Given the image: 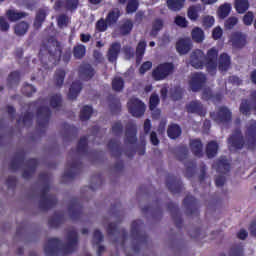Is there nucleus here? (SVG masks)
<instances>
[{"instance_id": "680f3d73", "label": "nucleus", "mask_w": 256, "mask_h": 256, "mask_svg": "<svg viewBox=\"0 0 256 256\" xmlns=\"http://www.w3.org/2000/svg\"><path fill=\"white\" fill-rule=\"evenodd\" d=\"M217 1L219 0H201V3H203V5H214Z\"/></svg>"}, {"instance_id": "79ce46f5", "label": "nucleus", "mask_w": 256, "mask_h": 256, "mask_svg": "<svg viewBox=\"0 0 256 256\" xmlns=\"http://www.w3.org/2000/svg\"><path fill=\"white\" fill-rule=\"evenodd\" d=\"M79 4V0H66L64 7L73 11V9H77V5Z\"/></svg>"}, {"instance_id": "6ab92c4d", "label": "nucleus", "mask_w": 256, "mask_h": 256, "mask_svg": "<svg viewBox=\"0 0 256 256\" xmlns=\"http://www.w3.org/2000/svg\"><path fill=\"white\" fill-rule=\"evenodd\" d=\"M218 119L222 123L231 121V111H229V109H227L225 107L220 108V110L218 112Z\"/></svg>"}, {"instance_id": "9b49d317", "label": "nucleus", "mask_w": 256, "mask_h": 256, "mask_svg": "<svg viewBox=\"0 0 256 256\" xmlns=\"http://www.w3.org/2000/svg\"><path fill=\"white\" fill-rule=\"evenodd\" d=\"M191 37L195 43H203L205 41V32L199 27H194L191 31Z\"/></svg>"}, {"instance_id": "338daca9", "label": "nucleus", "mask_w": 256, "mask_h": 256, "mask_svg": "<svg viewBox=\"0 0 256 256\" xmlns=\"http://www.w3.org/2000/svg\"><path fill=\"white\" fill-rule=\"evenodd\" d=\"M161 96L163 97V99H165V97H167V88L163 87L161 89Z\"/></svg>"}, {"instance_id": "4be33fe9", "label": "nucleus", "mask_w": 256, "mask_h": 256, "mask_svg": "<svg viewBox=\"0 0 256 256\" xmlns=\"http://www.w3.org/2000/svg\"><path fill=\"white\" fill-rule=\"evenodd\" d=\"M81 93V83L74 82L70 88L68 97L69 99H77V95Z\"/></svg>"}, {"instance_id": "5701e85b", "label": "nucleus", "mask_w": 256, "mask_h": 256, "mask_svg": "<svg viewBox=\"0 0 256 256\" xmlns=\"http://www.w3.org/2000/svg\"><path fill=\"white\" fill-rule=\"evenodd\" d=\"M119 9H113L111 12H109L107 18H106V22L108 25H115V23H117L118 19H119Z\"/></svg>"}, {"instance_id": "ea45409f", "label": "nucleus", "mask_w": 256, "mask_h": 256, "mask_svg": "<svg viewBox=\"0 0 256 256\" xmlns=\"http://www.w3.org/2000/svg\"><path fill=\"white\" fill-rule=\"evenodd\" d=\"M65 79V71L58 70L55 74V81L58 86L63 85V81Z\"/></svg>"}, {"instance_id": "0eeeda50", "label": "nucleus", "mask_w": 256, "mask_h": 256, "mask_svg": "<svg viewBox=\"0 0 256 256\" xmlns=\"http://www.w3.org/2000/svg\"><path fill=\"white\" fill-rule=\"evenodd\" d=\"M176 49L180 55H187L190 49H193L191 38H182L176 44Z\"/></svg>"}, {"instance_id": "aec40b11", "label": "nucleus", "mask_w": 256, "mask_h": 256, "mask_svg": "<svg viewBox=\"0 0 256 256\" xmlns=\"http://www.w3.org/2000/svg\"><path fill=\"white\" fill-rule=\"evenodd\" d=\"M133 30V21L131 20H124L120 25V33L122 35H129Z\"/></svg>"}, {"instance_id": "c9c22d12", "label": "nucleus", "mask_w": 256, "mask_h": 256, "mask_svg": "<svg viewBox=\"0 0 256 256\" xmlns=\"http://www.w3.org/2000/svg\"><path fill=\"white\" fill-rule=\"evenodd\" d=\"M174 23L178 26V27H182L183 29L187 28L189 25V21H187L186 17L183 16H176Z\"/></svg>"}, {"instance_id": "7ed1b4c3", "label": "nucleus", "mask_w": 256, "mask_h": 256, "mask_svg": "<svg viewBox=\"0 0 256 256\" xmlns=\"http://www.w3.org/2000/svg\"><path fill=\"white\" fill-rule=\"evenodd\" d=\"M175 71V66L173 63H163L158 65L152 72V77L154 81H163L167 79Z\"/></svg>"}, {"instance_id": "c756f323", "label": "nucleus", "mask_w": 256, "mask_h": 256, "mask_svg": "<svg viewBox=\"0 0 256 256\" xmlns=\"http://www.w3.org/2000/svg\"><path fill=\"white\" fill-rule=\"evenodd\" d=\"M91 113H93V108L90 106H84L80 113L81 121H87L91 118Z\"/></svg>"}, {"instance_id": "f03ea898", "label": "nucleus", "mask_w": 256, "mask_h": 256, "mask_svg": "<svg viewBox=\"0 0 256 256\" xmlns=\"http://www.w3.org/2000/svg\"><path fill=\"white\" fill-rule=\"evenodd\" d=\"M228 143L231 151H233V149H243V147H246V149H255L256 122L252 121L251 125L248 126L245 140H243L241 132H236V134L228 139Z\"/></svg>"}, {"instance_id": "f8f14e48", "label": "nucleus", "mask_w": 256, "mask_h": 256, "mask_svg": "<svg viewBox=\"0 0 256 256\" xmlns=\"http://www.w3.org/2000/svg\"><path fill=\"white\" fill-rule=\"evenodd\" d=\"M187 111L189 113H198V115H205V109H203V105L198 101L191 102L187 106Z\"/></svg>"}, {"instance_id": "a18cd8bd", "label": "nucleus", "mask_w": 256, "mask_h": 256, "mask_svg": "<svg viewBox=\"0 0 256 256\" xmlns=\"http://www.w3.org/2000/svg\"><path fill=\"white\" fill-rule=\"evenodd\" d=\"M212 37L215 40L221 39V37H223V29H221L219 26L215 27L212 31Z\"/></svg>"}, {"instance_id": "7c9ffc66", "label": "nucleus", "mask_w": 256, "mask_h": 256, "mask_svg": "<svg viewBox=\"0 0 256 256\" xmlns=\"http://www.w3.org/2000/svg\"><path fill=\"white\" fill-rule=\"evenodd\" d=\"M123 78L116 77L112 80V88L114 91H122L123 90Z\"/></svg>"}, {"instance_id": "37998d69", "label": "nucleus", "mask_w": 256, "mask_h": 256, "mask_svg": "<svg viewBox=\"0 0 256 256\" xmlns=\"http://www.w3.org/2000/svg\"><path fill=\"white\" fill-rule=\"evenodd\" d=\"M159 105V96L157 94H152L150 97V109L153 111L155 107Z\"/></svg>"}, {"instance_id": "6e6552de", "label": "nucleus", "mask_w": 256, "mask_h": 256, "mask_svg": "<svg viewBox=\"0 0 256 256\" xmlns=\"http://www.w3.org/2000/svg\"><path fill=\"white\" fill-rule=\"evenodd\" d=\"M205 81H207V78L202 73L193 74L190 80V89L197 91L200 87H203Z\"/></svg>"}, {"instance_id": "20e7f679", "label": "nucleus", "mask_w": 256, "mask_h": 256, "mask_svg": "<svg viewBox=\"0 0 256 256\" xmlns=\"http://www.w3.org/2000/svg\"><path fill=\"white\" fill-rule=\"evenodd\" d=\"M128 109L133 117H141L145 113V103L137 98H131L128 102Z\"/></svg>"}, {"instance_id": "0e129e2a", "label": "nucleus", "mask_w": 256, "mask_h": 256, "mask_svg": "<svg viewBox=\"0 0 256 256\" xmlns=\"http://www.w3.org/2000/svg\"><path fill=\"white\" fill-rule=\"evenodd\" d=\"M250 233H252V235L256 237V222L252 223V225L250 226Z\"/></svg>"}, {"instance_id": "9d476101", "label": "nucleus", "mask_w": 256, "mask_h": 256, "mask_svg": "<svg viewBox=\"0 0 256 256\" xmlns=\"http://www.w3.org/2000/svg\"><path fill=\"white\" fill-rule=\"evenodd\" d=\"M201 4L193 5L188 8L187 17L190 21H197L199 19V12L202 11Z\"/></svg>"}, {"instance_id": "3c124183", "label": "nucleus", "mask_w": 256, "mask_h": 256, "mask_svg": "<svg viewBox=\"0 0 256 256\" xmlns=\"http://www.w3.org/2000/svg\"><path fill=\"white\" fill-rule=\"evenodd\" d=\"M0 29L1 31H9V23L3 17H0Z\"/></svg>"}, {"instance_id": "ddd939ff", "label": "nucleus", "mask_w": 256, "mask_h": 256, "mask_svg": "<svg viewBox=\"0 0 256 256\" xmlns=\"http://www.w3.org/2000/svg\"><path fill=\"white\" fill-rule=\"evenodd\" d=\"M119 51H121V45L119 43L112 44L109 51H108L109 61H111V62L117 61Z\"/></svg>"}, {"instance_id": "5fc2aeb1", "label": "nucleus", "mask_w": 256, "mask_h": 256, "mask_svg": "<svg viewBox=\"0 0 256 256\" xmlns=\"http://www.w3.org/2000/svg\"><path fill=\"white\" fill-rule=\"evenodd\" d=\"M150 141L153 145H159V139H157V134L155 132L150 134Z\"/></svg>"}, {"instance_id": "f704fd0d", "label": "nucleus", "mask_w": 256, "mask_h": 256, "mask_svg": "<svg viewBox=\"0 0 256 256\" xmlns=\"http://www.w3.org/2000/svg\"><path fill=\"white\" fill-rule=\"evenodd\" d=\"M85 46L84 45H78L74 47V56L76 59H83L85 57Z\"/></svg>"}, {"instance_id": "412c9836", "label": "nucleus", "mask_w": 256, "mask_h": 256, "mask_svg": "<svg viewBox=\"0 0 256 256\" xmlns=\"http://www.w3.org/2000/svg\"><path fill=\"white\" fill-rule=\"evenodd\" d=\"M219 149V146L217 145V142L212 141L208 144L206 153L209 159H213L217 155V151Z\"/></svg>"}, {"instance_id": "49530a36", "label": "nucleus", "mask_w": 256, "mask_h": 256, "mask_svg": "<svg viewBox=\"0 0 256 256\" xmlns=\"http://www.w3.org/2000/svg\"><path fill=\"white\" fill-rule=\"evenodd\" d=\"M50 105L51 107H59V105H61V96L60 95H56V96H52L51 100H50Z\"/></svg>"}, {"instance_id": "dca6fc26", "label": "nucleus", "mask_w": 256, "mask_h": 256, "mask_svg": "<svg viewBox=\"0 0 256 256\" xmlns=\"http://www.w3.org/2000/svg\"><path fill=\"white\" fill-rule=\"evenodd\" d=\"M94 75H95V71L93 70L91 65L85 64L84 66L81 67L80 77L82 79H85V80L91 79V77H93Z\"/></svg>"}, {"instance_id": "a19ab883", "label": "nucleus", "mask_w": 256, "mask_h": 256, "mask_svg": "<svg viewBox=\"0 0 256 256\" xmlns=\"http://www.w3.org/2000/svg\"><path fill=\"white\" fill-rule=\"evenodd\" d=\"M237 23H239V19H237L235 16H232L226 20L225 27L226 29H233Z\"/></svg>"}, {"instance_id": "cd10ccee", "label": "nucleus", "mask_w": 256, "mask_h": 256, "mask_svg": "<svg viewBox=\"0 0 256 256\" xmlns=\"http://www.w3.org/2000/svg\"><path fill=\"white\" fill-rule=\"evenodd\" d=\"M27 14L23 12H16L15 10H8L7 16L10 19V21H19V19H23Z\"/></svg>"}, {"instance_id": "393cba45", "label": "nucleus", "mask_w": 256, "mask_h": 256, "mask_svg": "<svg viewBox=\"0 0 256 256\" xmlns=\"http://www.w3.org/2000/svg\"><path fill=\"white\" fill-rule=\"evenodd\" d=\"M163 20L161 19H156L153 21L152 23V30L150 32V35H152V37L157 36V33H159V31H161V29H163Z\"/></svg>"}, {"instance_id": "58836bf2", "label": "nucleus", "mask_w": 256, "mask_h": 256, "mask_svg": "<svg viewBox=\"0 0 256 256\" xmlns=\"http://www.w3.org/2000/svg\"><path fill=\"white\" fill-rule=\"evenodd\" d=\"M249 111H251V104L247 100L242 101L240 105V113L248 115Z\"/></svg>"}, {"instance_id": "2eb2a0df", "label": "nucleus", "mask_w": 256, "mask_h": 256, "mask_svg": "<svg viewBox=\"0 0 256 256\" xmlns=\"http://www.w3.org/2000/svg\"><path fill=\"white\" fill-rule=\"evenodd\" d=\"M232 6L229 3H224L220 5L217 11V15L219 19H225L226 17H229V13H231Z\"/></svg>"}, {"instance_id": "4c0bfd02", "label": "nucleus", "mask_w": 256, "mask_h": 256, "mask_svg": "<svg viewBox=\"0 0 256 256\" xmlns=\"http://www.w3.org/2000/svg\"><path fill=\"white\" fill-rule=\"evenodd\" d=\"M147 47L146 41H140L138 43V46L136 48V55L137 57H143L145 55V48Z\"/></svg>"}, {"instance_id": "a878e982", "label": "nucleus", "mask_w": 256, "mask_h": 256, "mask_svg": "<svg viewBox=\"0 0 256 256\" xmlns=\"http://www.w3.org/2000/svg\"><path fill=\"white\" fill-rule=\"evenodd\" d=\"M167 133L170 139H177V137L181 135V128L178 125L173 124L169 126Z\"/></svg>"}, {"instance_id": "864d4df0", "label": "nucleus", "mask_w": 256, "mask_h": 256, "mask_svg": "<svg viewBox=\"0 0 256 256\" xmlns=\"http://www.w3.org/2000/svg\"><path fill=\"white\" fill-rule=\"evenodd\" d=\"M101 241H103V234L96 230L94 232V243H101Z\"/></svg>"}, {"instance_id": "774afa93", "label": "nucleus", "mask_w": 256, "mask_h": 256, "mask_svg": "<svg viewBox=\"0 0 256 256\" xmlns=\"http://www.w3.org/2000/svg\"><path fill=\"white\" fill-rule=\"evenodd\" d=\"M251 80H252V82L255 83V85H256V70H255L254 72H252V74H251Z\"/></svg>"}, {"instance_id": "b1692460", "label": "nucleus", "mask_w": 256, "mask_h": 256, "mask_svg": "<svg viewBox=\"0 0 256 256\" xmlns=\"http://www.w3.org/2000/svg\"><path fill=\"white\" fill-rule=\"evenodd\" d=\"M235 9L237 13H245L247 9H249V1L248 0H236L235 1Z\"/></svg>"}, {"instance_id": "1a4fd4ad", "label": "nucleus", "mask_w": 256, "mask_h": 256, "mask_svg": "<svg viewBox=\"0 0 256 256\" xmlns=\"http://www.w3.org/2000/svg\"><path fill=\"white\" fill-rule=\"evenodd\" d=\"M231 43L235 49H241L245 47V36L239 32H236L231 37Z\"/></svg>"}, {"instance_id": "de8ad7c7", "label": "nucleus", "mask_w": 256, "mask_h": 256, "mask_svg": "<svg viewBox=\"0 0 256 256\" xmlns=\"http://www.w3.org/2000/svg\"><path fill=\"white\" fill-rule=\"evenodd\" d=\"M69 23V17L65 15H61L58 17V25L59 27H67V24Z\"/></svg>"}, {"instance_id": "a211bd4d", "label": "nucleus", "mask_w": 256, "mask_h": 256, "mask_svg": "<svg viewBox=\"0 0 256 256\" xmlns=\"http://www.w3.org/2000/svg\"><path fill=\"white\" fill-rule=\"evenodd\" d=\"M231 66V58L227 54H221L219 59V70L220 71H227Z\"/></svg>"}, {"instance_id": "4468645a", "label": "nucleus", "mask_w": 256, "mask_h": 256, "mask_svg": "<svg viewBox=\"0 0 256 256\" xmlns=\"http://www.w3.org/2000/svg\"><path fill=\"white\" fill-rule=\"evenodd\" d=\"M190 148L196 157H201V153H203V144L201 140L195 139L190 141Z\"/></svg>"}, {"instance_id": "c03bdc74", "label": "nucleus", "mask_w": 256, "mask_h": 256, "mask_svg": "<svg viewBox=\"0 0 256 256\" xmlns=\"http://www.w3.org/2000/svg\"><path fill=\"white\" fill-rule=\"evenodd\" d=\"M254 17L253 12H248L245 14L243 17L244 25H252Z\"/></svg>"}, {"instance_id": "e2e57ef3", "label": "nucleus", "mask_w": 256, "mask_h": 256, "mask_svg": "<svg viewBox=\"0 0 256 256\" xmlns=\"http://www.w3.org/2000/svg\"><path fill=\"white\" fill-rule=\"evenodd\" d=\"M28 91H33V93H35V89L31 85L26 86V90H24L25 95H31Z\"/></svg>"}, {"instance_id": "052dcab7", "label": "nucleus", "mask_w": 256, "mask_h": 256, "mask_svg": "<svg viewBox=\"0 0 256 256\" xmlns=\"http://www.w3.org/2000/svg\"><path fill=\"white\" fill-rule=\"evenodd\" d=\"M85 145H87V138L84 137L80 140L78 147H79V149H83V147H85Z\"/></svg>"}, {"instance_id": "8fccbe9b", "label": "nucleus", "mask_w": 256, "mask_h": 256, "mask_svg": "<svg viewBox=\"0 0 256 256\" xmlns=\"http://www.w3.org/2000/svg\"><path fill=\"white\" fill-rule=\"evenodd\" d=\"M107 22L105 20H99L96 24V29L98 31H107Z\"/></svg>"}, {"instance_id": "39448f33", "label": "nucleus", "mask_w": 256, "mask_h": 256, "mask_svg": "<svg viewBox=\"0 0 256 256\" xmlns=\"http://www.w3.org/2000/svg\"><path fill=\"white\" fill-rule=\"evenodd\" d=\"M219 56V51L215 48H211L208 50L205 58V63L207 66V69L209 71H215L217 69V57Z\"/></svg>"}, {"instance_id": "13d9d810", "label": "nucleus", "mask_w": 256, "mask_h": 256, "mask_svg": "<svg viewBox=\"0 0 256 256\" xmlns=\"http://www.w3.org/2000/svg\"><path fill=\"white\" fill-rule=\"evenodd\" d=\"M90 39H91V35H89V34H81V41L83 43H89Z\"/></svg>"}, {"instance_id": "473e14b6", "label": "nucleus", "mask_w": 256, "mask_h": 256, "mask_svg": "<svg viewBox=\"0 0 256 256\" xmlns=\"http://www.w3.org/2000/svg\"><path fill=\"white\" fill-rule=\"evenodd\" d=\"M137 130L135 127H132V129L127 130L126 132V139L128 143H135L137 141Z\"/></svg>"}, {"instance_id": "6e6d98bb", "label": "nucleus", "mask_w": 256, "mask_h": 256, "mask_svg": "<svg viewBox=\"0 0 256 256\" xmlns=\"http://www.w3.org/2000/svg\"><path fill=\"white\" fill-rule=\"evenodd\" d=\"M216 185L217 187H223L225 185V177L220 176L216 179Z\"/></svg>"}, {"instance_id": "69168bd1", "label": "nucleus", "mask_w": 256, "mask_h": 256, "mask_svg": "<svg viewBox=\"0 0 256 256\" xmlns=\"http://www.w3.org/2000/svg\"><path fill=\"white\" fill-rule=\"evenodd\" d=\"M172 97L173 99H181V90L180 89L176 90V95L173 94Z\"/></svg>"}, {"instance_id": "bf43d9fd", "label": "nucleus", "mask_w": 256, "mask_h": 256, "mask_svg": "<svg viewBox=\"0 0 256 256\" xmlns=\"http://www.w3.org/2000/svg\"><path fill=\"white\" fill-rule=\"evenodd\" d=\"M238 238L239 239H247V231L240 230L239 233H238Z\"/></svg>"}, {"instance_id": "4d7b16f0", "label": "nucleus", "mask_w": 256, "mask_h": 256, "mask_svg": "<svg viewBox=\"0 0 256 256\" xmlns=\"http://www.w3.org/2000/svg\"><path fill=\"white\" fill-rule=\"evenodd\" d=\"M144 131H145V133H149V131H151V121L150 120H146L144 122Z\"/></svg>"}, {"instance_id": "423d86ee", "label": "nucleus", "mask_w": 256, "mask_h": 256, "mask_svg": "<svg viewBox=\"0 0 256 256\" xmlns=\"http://www.w3.org/2000/svg\"><path fill=\"white\" fill-rule=\"evenodd\" d=\"M205 63V54L200 49L194 50L190 55V65L194 69H201Z\"/></svg>"}, {"instance_id": "f3484780", "label": "nucleus", "mask_w": 256, "mask_h": 256, "mask_svg": "<svg viewBox=\"0 0 256 256\" xmlns=\"http://www.w3.org/2000/svg\"><path fill=\"white\" fill-rule=\"evenodd\" d=\"M185 5V0H167V7L170 11H181Z\"/></svg>"}, {"instance_id": "c85d7f7f", "label": "nucleus", "mask_w": 256, "mask_h": 256, "mask_svg": "<svg viewBox=\"0 0 256 256\" xmlns=\"http://www.w3.org/2000/svg\"><path fill=\"white\" fill-rule=\"evenodd\" d=\"M29 29V24L27 22H20L19 24L16 25L15 27V33L16 35H25Z\"/></svg>"}, {"instance_id": "bb28decb", "label": "nucleus", "mask_w": 256, "mask_h": 256, "mask_svg": "<svg viewBox=\"0 0 256 256\" xmlns=\"http://www.w3.org/2000/svg\"><path fill=\"white\" fill-rule=\"evenodd\" d=\"M215 25V17L211 15L202 16V26L204 29H211Z\"/></svg>"}, {"instance_id": "09e8293b", "label": "nucleus", "mask_w": 256, "mask_h": 256, "mask_svg": "<svg viewBox=\"0 0 256 256\" xmlns=\"http://www.w3.org/2000/svg\"><path fill=\"white\" fill-rule=\"evenodd\" d=\"M153 67V63L151 61H147L140 67V73L143 75L144 73H147L149 69Z\"/></svg>"}, {"instance_id": "f257e3e1", "label": "nucleus", "mask_w": 256, "mask_h": 256, "mask_svg": "<svg viewBox=\"0 0 256 256\" xmlns=\"http://www.w3.org/2000/svg\"><path fill=\"white\" fill-rule=\"evenodd\" d=\"M75 247H77V233L72 232L68 235V244L66 246H62L61 241L58 239L51 238L45 245L44 251L47 256H56L57 253L69 255V253L75 251Z\"/></svg>"}, {"instance_id": "e433bc0d", "label": "nucleus", "mask_w": 256, "mask_h": 256, "mask_svg": "<svg viewBox=\"0 0 256 256\" xmlns=\"http://www.w3.org/2000/svg\"><path fill=\"white\" fill-rule=\"evenodd\" d=\"M139 7V1L137 0H129L126 11L127 13H135Z\"/></svg>"}, {"instance_id": "72a5a7b5", "label": "nucleus", "mask_w": 256, "mask_h": 256, "mask_svg": "<svg viewBox=\"0 0 256 256\" xmlns=\"http://www.w3.org/2000/svg\"><path fill=\"white\" fill-rule=\"evenodd\" d=\"M46 17H47V14L45 13V11L40 10L36 15V20L34 22L35 27L37 28L41 27V24L43 23V21H45Z\"/></svg>"}, {"instance_id": "2f4dec72", "label": "nucleus", "mask_w": 256, "mask_h": 256, "mask_svg": "<svg viewBox=\"0 0 256 256\" xmlns=\"http://www.w3.org/2000/svg\"><path fill=\"white\" fill-rule=\"evenodd\" d=\"M215 169H217V171H220L221 173H227V171H229V162L225 159L220 160L218 165L215 166Z\"/></svg>"}, {"instance_id": "603ef678", "label": "nucleus", "mask_w": 256, "mask_h": 256, "mask_svg": "<svg viewBox=\"0 0 256 256\" xmlns=\"http://www.w3.org/2000/svg\"><path fill=\"white\" fill-rule=\"evenodd\" d=\"M202 97H203V99H206V100L212 99L214 102L217 101L218 99H220V97L219 98L212 97L211 96V90H205L203 92V96Z\"/></svg>"}]
</instances>
